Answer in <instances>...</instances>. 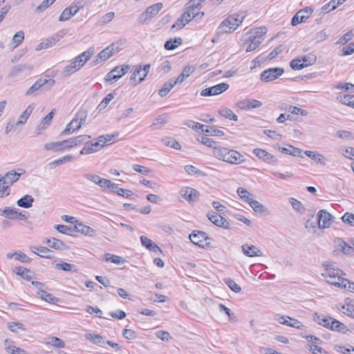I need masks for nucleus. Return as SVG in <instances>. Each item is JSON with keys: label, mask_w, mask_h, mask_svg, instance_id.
<instances>
[{"label": "nucleus", "mask_w": 354, "mask_h": 354, "mask_svg": "<svg viewBox=\"0 0 354 354\" xmlns=\"http://www.w3.org/2000/svg\"><path fill=\"white\" fill-rule=\"evenodd\" d=\"M86 117L87 115L85 111H80L76 114L75 119H77V123L75 125V129H80L82 127V125L86 122Z\"/></svg>", "instance_id": "c03bdc74"}, {"label": "nucleus", "mask_w": 354, "mask_h": 354, "mask_svg": "<svg viewBox=\"0 0 354 354\" xmlns=\"http://www.w3.org/2000/svg\"><path fill=\"white\" fill-rule=\"evenodd\" d=\"M73 8H66L64 10L59 17V21H64L70 19L73 16H74V13H72V10Z\"/></svg>", "instance_id": "5fc2aeb1"}, {"label": "nucleus", "mask_w": 354, "mask_h": 354, "mask_svg": "<svg viewBox=\"0 0 354 354\" xmlns=\"http://www.w3.org/2000/svg\"><path fill=\"white\" fill-rule=\"evenodd\" d=\"M34 202V198L28 194L24 196L17 201V204L19 207L24 208H29L32 207V203Z\"/></svg>", "instance_id": "393cba45"}, {"label": "nucleus", "mask_w": 354, "mask_h": 354, "mask_svg": "<svg viewBox=\"0 0 354 354\" xmlns=\"http://www.w3.org/2000/svg\"><path fill=\"white\" fill-rule=\"evenodd\" d=\"M207 216L209 218V220L215 225L220 227H223L224 229L230 228V223L221 215H218L215 212H209L207 214Z\"/></svg>", "instance_id": "9d476101"}, {"label": "nucleus", "mask_w": 354, "mask_h": 354, "mask_svg": "<svg viewBox=\"0 0 354 354\" xmlns=\"http://www.w3.org/2000/svg\"><path fill=\"white\" fill-rule=\"evenodd\" d=\"M118 68H113L110 72H109L104 80L106 82H117L120 78H121V75H118L115 74Z\"/></svg>", "instance_id": "864d4df0"}, {"label": "nucleus", "mask_w": 354, "mask_h": 354, "mask_svg": "<svg viewBox=\"0 0 354 354\" xmlns=\"http://www.w3.org/2000/svg\"><path fill=\"white\" fill-rule=\"evenodd\" d=\"M306 348L311 351L313 354H328L324 348L315 344H308Z\"/></svg>", "instance_id": "052dcab7"}, {"label": "nucleus", "mask_w": 354, "mask_h": 354, "mask_svg": "<svg viewBox=\"0 0 354 354\" xmlns=\"http://www.w3.org/2000/svg\"><path fill=\"white\" fill-rule=\"evenodd\" d=\"M279 151L283 153L291 155L292 156L301 157V150L299 148L295 147L292 145H288V147H279Z\"/></svg>", "instance_id": "5701e85b"}, {"label": "nucleus", "mask_w": 354, "mask_h": 354, "mask_svg": "<svg viewBox=\"0 0 354 354\" xmlns=\"http://www.w3.org/2000/svg\"><path fill=\"white\" fill-rule=\"evenodd\" d=\"M163 4L162 3H155L146 9V11L149 15V16L153 18L154 17L159 11L162 8Z\"/></svg>", "instance_id": "58836bf2"}, {"label": "nucleus", "mask_w": 354, "mask_h": 354, "mask_svg": "<svg viewBox=\"0 0 354 354\" xmlns=\"http://www.w3.org/2000/svg\"><path fill=\"white\" fill-rule=\"evenodd\" d=\"M13 272L27 281H30L34 278V272L23 266L15 267L13 269Z\"/></svg>", "instance_id": "f3484780"}, {"label": "nucleus", "mask_w": 354, "mask_h": 354, "mask_svg": "<svg viewBox=\"0 0 354 354\" xmlns=\"http://www.w3.org/2000/svg\"><path fill=\"white\" fill-rule=\"evenodd\" d=\"M225 283L227 286L234 292H239L241 290V288L238 285L233 279L230 278L225 279Z\"/></svg>", "instance_id": "4d7b16f0"}, {"label": "nucleus", "mask_w": 354, "mask_h": 354, "mask_svg": "<svg viewBox=\"0 0 354 354\" xmlns=\"http://www.w3.org/2000/svg\"><path fill=\"white\" fill-rule=\"evenodd\" d=\"M314 319L318 324L330 329V324L333 318L329 316H324V315H320L318 313H315Z\"/></svg>", "instance_id": "6ab92c4d"}, {"label": "nucleus", "mask_w": 354, "mask_h": 354, "mask_svg": "<svg viewBox=\"0 0 354 354\" xmlns=\"http://www.w3.org/2000/svg\"><path fill=\"white\" fill-rule=\"evenodd\" d=\"M55 115V110H52L48 115H46L41 121L38 126L39 129H46L51 122L52 119Z\"/></svg>", "instance_id": "f704fd0d"}, {"label": "nucleus", "mask_w": 354, "mask_h": 354, "mask_svg": "<svg viewBox=\"0 0 354 354\" xmlns=\"http://www.w3.org/2000/svg\"><path fill=\"white\" fill-rule=\"evenodd\" d=\"M289 113L293 115H301L304 116L308 115V111L306 110L292 105H290V107H289Z\"/></svg>", "instance_id": "338daca9"}, {"label": "nucleus", "mask_w": 354, "mask_h": 354, "mask_svg": "<svg viewBox=\"0 0 354 354\" xmlns=\"http://www.w3.org/2000/svg\"><path fill=\"white\" fill-rule=\"evenodd\" d=\"M44 342L56 348H64L65 346L64 342L57 337H48L44 339Z\"/></svg>", "instance_id": "a878e982"}, {"label": "nucleus", "mask_w": 354, "mask_h": 354, "mask_svg": "<svg viewBox=\"0 0 354 354\" xmlns=\"http://www.w3.org/2000/svg\"><path fill=\"white\" fill-rule=\"evenodd\" d=\"M91 136L88 135H80L71 138L68 140H63L64 149H71L75 147L80 146L82 144H87Z\"/></svg>", "instance_id": "423d86ee"}, {"label": "nucleus", "mask_w": 354, "mask_h": 354, "mask_svg": "<svg viewBox=\"0 0 354 354\" xmlns=\"http://www.w3.org/2000/svg\"><path fill=\"white\" fill-rule=\"evenodd\" d=\"M180 196L189 203L196 201L198 199V192L191 187H185L180 190Z\"/></svg>", "instance_id": "f8f14e48"}, {"label": "nucleus", "mask_w": 354, "mask_h": 354, "mask_svg": "<svg viewBox=\"0 0 354 354\" xmlns=\"http://www.w3.org/2000/svg\"><path fill=\"white\" fill-rule=\"evenodd\" d=\"M46 243L48 244L50 248H54L55 250H62L66 248L65 243L62 241L54 237L48 239L46 241Z\"/></svg>", "instance_id": "b1692460"}, {"label": "nucleus", "mask_w": 354, "mask_h": 354, "mask_svg": "<svg viewBox=\"0 0 354 354\" xmlns=\"http://www.w3.org/2000/svg\"><path fill=\"white\" fill-rule=\"evenodd\" d=\"M175 86L174 84V80H169L167 82H166L162 87L159 90L158 94L161 97L166 96L168 93L171 90V88Z\"/></svg>", "instance_id": "a19ab883"}, {"label": "nucleus", "mask_w": 354, "mask_h": 354, "mask_svg": "<svg viewBox=\"0 0 354 354\" xmlns=\"http://www.w3.org/2000/svg\"><path fill=\"white\" fill-rule=\"evenodd\" d=\"M55 228L60 233L64 234H71L73 232H75V227L73 228L71 227H68L64 225H57L55 226Z\"/></svg>", "instance_id": "13d9d810"}, {"label": "nucleus", "mask_w": 354, "mask_h": 354, "mask_svg": "<svg viewBox=\"0 0 354 354\" xmlns=\"http://www.w3.org/2000/svg\"><path fill=\"white\" fill-rule=\"evenodd\" d=\"M30 250L35 254L43 258H53V252L46 247L44 246H30Z\"/></svg>", "instance_id": "dca6fc26"}, {"label": "nucleus", "mask_w": 354, "mask_h": 354, "mask_svg": "<svg viewBox=\"0 0 354 354\" xmlns=\"http://www.w3.org/2000/svg\"><path fill=\"white\" fill-rule=\"evenodd\" d=\"M64 144L63 141L48 142L44 145V149L47 151H60L65 149Z\"/></svg>", "instance_id": "c756f323"}, {"label": "nucleus", "mask_w": 354, "mask_h": 354, "mask_svg": "<svg viewBox=\"0 0 354 354\" xmlns=\"http://www.w3.org/2000/svg\"><path fill=\"white\" fill-rule=\"evenodd\" d=\"M216 158L231 164H240L244 161L243 156L237 151L227 148H219L214 151Z\"/></svg>", "instance_id": "f257e3e1"}, {"label": "nucleus", "mask_w": 354, "mask_h": 354, "mask_svg": "<svg viewBox=\"0 0 354 354\" xmlns=\"http://www.w3.org/2000/svg\"><path fill=\"white\" fill-rule=\"evenodd\" d=\"M343 272L337 268H335L332 265H326L324 272L322 273V276L326 279L330 277H334L338 274H342Z\"/></svg>", "instance_id": "412c9836"}, {"label": "nucleus", "mask_w": 354, "mask_h": 354, "mask_svg": "<svg viewBox=\"0 0 354 354\" xmlns=\"http://www.w3.org/2000/svg\"><path fill=\"white\" fill-rule=\"evenodd\" d=\"M219 114L227 119H229L232 121H237L238 120V116L235 115L233 111L229 109L223 108L219 110L218 111Z\"/></svg>", "instance_id": "e433bc0d"}, {"label": "nucleus", "mask_w": 354, "mask_h": 354, "mask_svg": "<svg viewBox=\"0 0 354 354\" xmlns=\"http://www.w3.org/2000/svg\"><path fill=\"white\" fill-rule=\"evenodd\" d=\"M304 153L306 156L311 158L312 160H315L316 162H317L319 164L325 165V163H326L325 158L324 157L323 155H322L320 153H315L314 151H308V150L305 151Z\"/></svg>", "instance_id": "c85d7f7f"}, {"label": "nucleus", "mask_w": 354, "mask_h": 354, "mask_svg": "<svg viewBox=\"0 0 354 354\" xmlns=\"http://www.w3.org/2000/svg\"><path fill=\"white\" fill-rule=\"evenodd\" d=\"M245 15L241 16L240 13L230 15L221 24L219 28L227 27L229 30H224L225 32H231L235 30L243 22Z\"/></svg>", "instance_id": "f03ea898"}, {"label": "nucleus", "mask_w": 354, "mask_h": 354, "mask_svg": "<svg viewBox=\"0 0 354 354\" xmlns=\"http://www.w3.org/2000/svg\"><path fill=\"white\" fill-rule=\"evenodd\" d=\"M189 239L194 244L203 248L210 246V243L207 241L210 238L203 231H193L189 235Z\"/></svg>", "instance_id": "7ed1b4c3"}, {"label": "nucleus", "mask_w": 354, "mask_h": 354, "mask_svg": "<svg viewBox=\"0 0 354 354\" xmlns=\"http://www.w3.org/2000/svg\"><path fill=\"white\" fill-rule=\"evenodd\" d=\"M289 202L291 204L292 208L295 211L299 212L300 213L304 212L305 208H304L303 204L299 201H298L294 198H290L289 199Z\"/></svg>", "instance_id": "8fccbe9b"}, {"label": "nucleus", "mask_w": 354, "mask_h": 354, "mask_svg": "<svg viewBox=\"0 0 354 354\" xmlns=\"http://www.w3.org/2000/svg\"><path fill=\"white\" fill-rule=\"evenodd\" d=\"M243 254L249 257H261L262 252L254 245L244 244L241 247Z\"/></svg>", "instance_id": "4468645a"}, {"label": "nucleus", "mask_w": 354, "mask_h": 354, "mask_svg": "<svg viewBox=\"0 0 354 354\" xmlns=\"http://www.w3.org/2000/svg\"><path fill=\"white\" fill-rule=\"evenodd\" d=\"M341 275L342 274H338L335 276L334 277L328 278L326 279L327 282L337 287L345 286L344 284H342L343 280H344L345 278L342 277Z\"/></svg>", "instance_id": "49530a36"}, {"label": "nucleus", "mask_w": 354, "mask_h": 354, "mask_svg": "<svg viewBox=\"0 0 354 354\" xmlns=\"http://www.w3.org/2000/svg\"><path fill=\"white\" fill-rule=\"evenodd\" d=\"M339 241H341V243L339 245V250L344 253V254H351L354 252V249L352 246L349 245L345 241L339 239Z\"/></svg>", "instance_id": "de8ad7c7"}, {"label": "nucleus", "mask_w": 354, "mask_h": 354, "mask_svg": "<svg viewBox=\"0 0 354 354\" xmlns=\"http://www.w3.org/2000/svg\"><path fill=\"white\" fill-rule=\"evenodd\" d=\"M19 171H21V172L17 173L15 170H11L7 172L4 176H2L5 183L12 185L17 182L19 180L20 176L25 173V170L23 169H19Z\"/></svg>", "instance_id": "2eb2a0df"}, {"label": "nucleus", "mask_w": 354, "mask_h": 354, "mask_svg": "<svg viewBox=\"0 0 354 354\" xmlns=\"http://www.w3.org/2000/svg\"><path fill=\"white\" fill-rule=\"evenodd\" d=\"M253 153L259 159L263 160L270 164L275 163L277 161V159L274 156L263 149H254L253 150Z\"/></svg>", "instance_id": "ddd939ff"}, {"label": "nucleus", "mask_w": 354, "mask_h": 354, "mask_svg": "<svg viewBox=\"0 0 354 354\" xmlns=\"http://www.w3.org/2000/svg\"><path fill=\"white\" fill-rule=\"evenodd\" d=\"M55 268L58 270H62L64 271H71L76 272L78 269L77 266L74 264H71L64 261H61L55 265Z\"/></svg>", "instance_id": "2f4dec72"}, {"label": "nucleus", "mask_w": 354, "mask_h": 354, "mask_svg": "<svg viewBox=\"0 0 354 354\" xmlns=\"http://www.w3.org/2000/svg\"><path fill=\"white\" fill-rule=\"evenodd\" d=\"M332 216L325 209L318 212L317 216V225L319 229H325L330 227Z\"/></svg>", "instance_id": "6e6552de"}, {"label": "nucleus", "mask_w": 354, "mask_h": 354, "mask_svg": "<svg viewBox=\"0 0 354 354\" xmlns=\"http://www.w3.org/2000/svg\"><path fill=\"white\" fill-rule=\"evenodd\" d=\"M114 98L113 93L107 94L97 106L99 111L105 109L109 103Z\"/></svg>", "instance_id": "603ef678"}, {"label": "nucleus", "mask_w": 354, "mask_h": 354, "mask_svg": "<svg viewBox=\"0 0 354 354\" xmlns=\"http://www.w3.org/2000/svg\"><path fill=\"white\" fill-rule=\"evenodd\" d=\"M9 329L14 333H19V330H25V328L23 324L19 322H11L8 324Z\"/></svg>", "instance_id": "0e129e2a"}, {"label": "nucleus", "mask_w": 354, "mask_h": 354, "mask_svg": "<svg viewBox=\"0 0 354 354\" xmlns=\"http://www.w3.org/2000/svg\"><path fill=\"white\" fill-rule=\"evenodd\" d=\"M57 41L58 39H56L55 37H49L45 41L41 42L36 48V50H40L41 49L47 48L48 47L54 45Z\"/></svg>", "instance_id": "37998d69"}, {"label": "nucleus", "mask_w": 354, "mask_h": 354, "mask_svg": "<svg viewBox=\"0 0 354 354\" xmlns=\"http://www.w3.org/2000/svg\"><path fill=\"white\" fill-rule=\"evenodd\" d=\"M17 214L18 209H16L15 208L7 207L4 209H0V215L10 219L15 218Z\"/></svg>", "instance_id": "cd10ccee"}, {"label": "nucleus", "mask_w": 354, "mask_h": 354, "mask_svg": "<svg viewBox=\"0 0 354 354\" xmlns=\"http://www.w3.org/2000/svg\"><path fill=\"white\" fill-rule=\"evenodd\" d=\"M162 142L165 146L169 147L174 149H180V145L178 141L170 138H165L162 140Z\"/></svg>", "instance_id": "a18cd8bd"}, {"label": "nucleus", "mask_w": 354, "mask_h": 354, "mask_svg": "<svg viewBox=\"0 0 354 354\" xmlns=\"http://www.w3.org/2000/svg\"><path fill=\"white\" fill-rule=\"evenodd\" d=\"M73 160V156L71 155L64 156L59 159H57L49 163L50 165L58 166L62 165L67 162H71Z\"/></svg>", "instance_id": "bf43d9fd"}, {"label": "nucleus", "mask_w": 354, "mask_h": 354, "mask_svg": "<svg viewBox=\"0 0 354 354\" xmlns=\"http://www.w3.org/2000/svg\"><path fill=\"white\" fill-rule=\"evenodd\" d=\"M32 68L27 64H19L17 66H13L9 74L8 77L11 78H14L17 77L21 73L24 72L26 70H31Z\"/></svg>", "instance_id": "aec40b11"}, {"label": "nucleus", "mask_w": 354, "mask_h": 354, "mask_svg": "<svg viewBox=\"0 0 354 354\" xmlns=\"http://www.w3.org/2000/svg\"><path fill=\"white\" fill-rule=\"evenodd\" d=\"M55 83V81L53 79H44L39 78L38 79L33 85H32L26 92V95H30L34 93L35 91H38L39 88L48 85V88H50Z\"/></svg>", "instance_id": "1a4fd4ad"}, {"label": "nucleus", "mask_w": 354, "mask_h": 354, "mask_svg": "<svg viewBox=\"0 0 354 354\" xmlns=\"http://www.w3.org/2000/svg\"><path fill=\"white\" fill-rule=\"evenodd\" d=\"M228 88V84L220 83L217 85L203 89L201 92V95L204 97L216 95L223 93L227 90Z\"/></svg>", "instance_id": "0eeeda50"}, {"label": "nucleus", "mask_w": 354, "mask_h": 354, "mask_svg": "<svg viewBox=\"0 0 354 354\" xmlns=\"http://www.w3.org/2000/svg\"><path fill=\"white\" fill-rule=\"evenodd\" d=\"M5 181L0 175V197L8 196L10 194V188L8 185H5Z\"/></svg>", "instance_id": "680f3d73"}, {"label": "nucleus", "mask_w": 354, "mask_h": 354, "mask_svg": "<svg viewBox=\"0 0 354 354\" xmlns=\"http://www.w3.org/2000/svg\"><path fill=\"white\" fill-rule=\"evenodd\" d=\"M108 189H110V191L113 193L118 194L119 192L126 193V198H129L133 195V193L131 191L126 189H122L118 187L117 184H115L112 182H111L109 186L108 187Z\"/></svg>", "instance_id": "7c9ffc66"}, {"label": "nucleus", "mask_w": 354, "mask_h": 354, "mask_svg": "<svg viewBox=\"0 0 354 354\" xmlns=\"http://www.w3.org/2000/svg\"><path fill=\"white\" fill-rule=\"evenodd\" d=\"M313 8L312 7H306L299 10L292 18L291 25L295 26L299 24L306 21L313 14Z\"/></svg>", "instance_id": "20e7f679"}, {"label": "nucleus", "mask_w": 354, "mask_h": 354, "mask_svg": "<svg viewBox=\"0 0 354 354\" xmlns=\"http://www.w3.org/2000/svg\"><path fill=\"white\" fill-rule=\"evenodd\" d=\"M282 68H270L263 71L261 74V80L263 82H269L277 79L283 73Z\"/></svg>", "instance_id": "39448f33"}, {"label": "nucleus", "mask_w": 354, "mask_h": 354, "mask_svg": "<svg viewBox=\"0 0 354 354\" xmlns=\"http://www.w3.org/2000/svg\"><path fill=\"white\" fill-rule=\"evenodd\" d=\"M249 39L250 40V43L246 47V52H251L255 50L262 43V40L260 39V37H253L252 39L251 37H250Z\"/></svg>", "instance_id": "ea45409f"}, {"label": "nucleus", "mask_w": 354, "mask_h": 354, "mask_svg": "<svg viewBox=\"0 0 354 354\" xmlns=\"http://www.w3.org/2000/svg\"><path fill=\"white\" fill-rule=\"evenodd\" d=\"M342 220L344 223H348L349 225L354 226V214H353L346 212L342 217Z\"/></svg>", "instance_id": "774afa93"}, {"label": "nucleus", "mask_w": 354, "mask_h": 354, "mask_svg": "<svg viewBox=\"0 0 354 354\" xmlns=\"http://www.w3.org/2000/svg\"><path fill=\"white\" fill-rule=\"evenodd\" d=\"M262 105L261 102L257 100H244L237 102V107L242 110H250L252 109H257Z\"/></svg>", "instance_id": "9b49d317"}, {"label": "nucleus", "mask_w": 354, "mask_h": 354, "mask_svg": "<svg viewBox=\"0 0 354 354\" xmlns=\"http://www.w3.org/2000/svg\"><path fill=\"white\" fill-rule=\"evenodd\" d=\"M182 39L180 37L170 39L165 43V48L167 50H174L178 45L182 44Z\"/></svg>", "instance_id": "c9c22d12"}, {"label": "nucleus", "mask_w": 354, "mask_h": 354, "mask_svg": "<svg viewBox=\"0 0 354 354\" xmlns=\"http://www.w3.org/2000/svg\"><path fill=\"white\" fill-rule=\"evenodd\" d=\"M77 119L73 118L71 122L68 123L66 128L61 132V136L69 135L73 133V132L79 130L80 129H75V125H77Z\"/></svg>", "instance_id": "473e14b6"}, {"label": "nucleus", "mask_w": 354, "mask_h": 354, "mask_svg": "<svg viewBox=\"0 0 354 354\" xmlns=\"http://www.w3.org/2000/svg\"><path fill=\"white\" fill-rule=\"evenodd\" d=\"M198 140L201 143H202V144H203V145H207V147L214 148V149H215V150H216V149H218V148L216 147V142L214 140H212V139H210V138H207V137H206V136H201V139H198Z\"/></svg>", "instance_id": "69168bd1"}, {"label": "nucleus", "mask_w": 354, "mask_h": 354, "mask_svg": "<svg viewBox=\"0 0 354 354\" xmlns=\"http://www.w3.org/2000/svg\"><path fill=\"white\" fill-rule=\"evenodd\" d=\"M37 294L40 296V297L42 299L47 302L55 304L57 301H58V299L57 297H54L53 295L47 292L45 290H41V291H39Z\"/></svg>", "instance_id": "79ce46f5"}, {"label": "nucleus", "mask_w": 354, "mask_h": 354, "mask_svg": "<svg viewBox=\"0 0 354 354\" xmlns=\"http://www.w3.org/2000/svg\"><path fill=\"white\" fill-rule=\"evenodd\" d=\"M75 231L77 232H80L84 235L93 236L95 234V230L91 228L89 226L85 225L82 223H79L78 221H75Z\"/></svg>", "instance_id": "a211bd4d"}, {"label": "nucleus", "mask_w": 354, "mask_h": 354, "mask_svg": "<svg viewBox=\"0 0 354 354\" xmlns=\"http://www.w3.org/2000/svg\"><path fill=\"white\" fill-rule=\"evenodd\" d=\"M330 330H335L337 332H342L343 333H347L349 330L347 328V326L341 322L333 319L331 320V323L330 324Z\"/></svg>", "instance_id": "4be33fe9"}, {"label": "nucleus", "mask_w": 354, "mask_h": 354, "mask_svg": "<svg viewBox=\"0 0 354 354\" xmlns=\"http://www.w3.org/2000/svg\"><path fill=\"white\" fill-rule=\"evenodd\" d=\"M32 110L33 108H32L30 106H28L19 118L18 121L15 123V126L24 124L31 114Z\"/></svg>", "instance_id": "72a5a7b5"}, {"label": "nucleus", "mask_w": 354, "mask_h": 354, "mask_svg": "<svg viewBox=\"0 0 354 354\" xmlns=\"http://www.w3.org/2000/svg\"><path fill=\"white\" fill-rule=\"evenodd\" d=\"M188 122L189 124L187 123L186 124L194 130H201L203 132H209V126H205L202 124L193 121H189Z\"/></svg>", "instance_id": "09e8293b"}, {"label": "nucleus", "mask_w": 354, "mask_h": 354, "mask_svg": "<svg viewBox=\"0 0 354 354\" xmlns=\"http://www.w3.org/2000/svg\"><path fill=\"white\" fill-rule=\"evenodd\" d=\"M237 194L241 198L249 203L253 199V195L243 187H239Z\"/></svg>", "instance_id": "4c0bfd02"}, {"label": "nucleus", "mask_w": 354, "mask_h": 354, "mask_svg": "<svg viewBox=\"0 0 354 354\" xmlns=\"http://www.w3.org/2000/svg\"><path fill=\"white\" fill-rule=\"evenodd\" d=\"M248 204L255 212L262 213L265 212L264 206L257 201L252 199Z\"/></svg>", "instance_id": "6e6d98bb"}, {"label": "nucleus", "mask_w": 354, "mask_h": 354, "mask_svg": "<svg viewBox=\"0 0 354 354\" xmlns=\"http://www.w3.org/2000/svg\"><path fill=\"white\" fill-rule=\"evenodd\" d=\"M301 60V63L304 64L305 67L313 65L316 62V57L314 55L309 56V55H304L300 57Z\"/></svg>", "instance_id": "e2e57ef3"}, {"label": "nucleus", "mask_w": 354, "mask_h": 354, "mask_svg": "<svg viewBox=\"0 0 354 354\" xmlns=\"http://www.w3.org/2000/svg\"><path fill=\"white\" fill-rule=\"evenodd\" d=\"M104 261L106 262L111 261L115 264H120L124 263V260L121 257L115 254H106Z\"/></svg>", "instance_id": "3c124183"}, {"label": "nucleus", "mask_w": 354, "mask_h": 354, "mask_svg": "<svg viewBox=\"0 0 354 354\" xmlns=\"http://www.w3.org/2000/svg\"><path fill=\"white\" fill-rule=\"evenodd\" d=\"M78 65L73 61V59L71 62L70 64L67 65L63 70L62 75L64 77H68L71 75L73 74L76 71H79L80 68Z\"/></svg>", "instance_id": "bb28decb"}]
</instances>
